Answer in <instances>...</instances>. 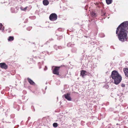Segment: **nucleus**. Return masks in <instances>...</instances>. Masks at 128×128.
Returning a JSON list of instances; mask_svg holds the SVG:
<instances>
[{
    "mask_svg": "<svg viewBox=\"0 0 128 128\" xmlns=\"http://www.w3.org/2000/svg\"><path fill=\"white\" fill-rule=\"evenodd\" d=\"M14 37L13 36H10L8 37V41H11L13 40H14Z\"/></svg>",
    "mask_w": 128,
    "mask_h": 128,
    "instance_id": "obj_14",
    "label": "nucleus"
},
{
    "mask_svg": "<svg viewBox=\"0 0 128 128\" xmlns=\"http://www.w3.org/2000/svg\"><path fill=\"white\" fill-rule=\"evenodd\" d=\"M31 28H32L31 27H30L28 28H27V30H30Z\"/></svg>",
    "mask_w": 128,
    "mask_h": 128,
    "instance_id": "obj_23",
    "label": "nucleus"
},
{
    "mask_svg": "<svg viewBox=\"0 0 128 128\" xmlns=\"http://www.w3.org/2000/svg\"><path fill=\"white\" fill-rule=\"evenodd\" d=\"M54 48L56 50H57V46L56 45H55L54 46Z\"/></svg>",
    "mask_w": 128,
    "mask_h": 128,
    "instance_id": "obj_29",
    "label": "nucleus"
},
{
    "mask_svg": "<svg viewBox=\"0 0 128 128\" xmlns=\"http://www.w3.org/2000/svg\"><path fill=\"white\" fill-rule=\"evenodd\" d=\"M14 116V114H12L10 116V118H13Z\"/></svg>",
    "mask_w": 128,
    "mask_h": 128,
    "instance_id": "obj_22",
    "label": "nucleus"
},
{
    "mask_svg": "<svg viewBox=\"0 0 128 128\" xmlns=\"http://www.w3.org/2000/svg\"><path fill=\"white\" fill-rule=\"evenodd\" d=\"M107 128H114L112 126H109L108 127H107Z\"/></svg>",
    "mask_w": 128,
    "mask_h": 128,
    "instance_id": "obj_26",
    "label": "nucleus"
},
{
    "mask_svg": "<svg viewBox=\"0 0 128 128\" xmlns=\"http://www.w3.org/2000/svg\"><path fill=\"white\" fill-rule=\"evenodd\" d=\"M4 29V27L3 26L2 24L0 23V30H2V31L3 32Z\"/></svg>",
    "mask_w": 128,
    "mask_h": 128,
    "instance_id": "obj_13",
    "label": "nucleus"
},
{
    "mask_svg": "<svg viewBox=\"0 0 128 128\" xmlns=\"http://www.w3.org/2000/svg\"><path fill=\"white\" fill-rule=\"evenodd\" d=\"M63 98H64L68 101H71L72 99L70 96V94L67 93L66 94H64L62 96Z\"/></svg>",
    "mask_w": 128,
    "mask_h": 128,
    "instance_id": "obj_5",
    "label": "nucleus"
},
{
    "mask_svg": "<svg viewBox=\"0 0 128 128\" xmlns=\"http://www.w3.org/2000/svg\"><path fill=\"white\" fill-rule=\"evenodd\" d=\"M86 70H81L80 72V76L84 78V77L86 75Z\"/></svg>",
    "mask_w": 128,
    "mask_h": 128,
    "instance_id": "obj_10",
    "label": "nucleus"
},
{
    "mask_svg": "<svg viewBox=\"0 0 128 128\" xmlns=\"http://www.w3.org/2000/svg\"><path fill=\"white\" fill-rule=\"evenodd\" d=\"M41 68V67L40 66L39 67V68L40 69Z\"/></svg>",
    "mask_w": 128,
    "mask_h": 128,
    "instance_id": "obj_34",
    "label": "nucleus"
},
{
    "mask_svg": "<svg viewBox=\"0 0 128 128\" xmlns=\"http://www.w3.org/2000/svg\"><path fill=\"white\" fill-rule=\"evenodd\" d=\"M62 38V36H60L59 37H58V40H60V38Z\"/></svg>",
    "mask_w": 128,
    "mask_h": 128,
    "instance_id": "obj_27",
    "label": "nucleus"
},
{
    "mask_svg": "<svg viewBox=\"0 0 128 128\" xmlns=\"http://www.w3.org/2000/svg\"><path fill=\"white\" fill-rule=\"evenodd\" d=\"M58 48L59 49H61L62 48V47L61 46H58Z\"/></svg>",
    "mask_w": 128,
    "mask_h": 128,
    "instance_id": "obj_30",
    "label": "nucleus"
},
{
    "mask_svg": "<svg viewBox=\"0 0 128 128\" xmlns=\"http://www.w3.org/2000/svg\"><path fill=\"white\" fill-rule=\"evenodd\" d=\"M60 29H61V28H58V30H60Z\"/></svg>",
    "mask_w": 128,
    "mask_h": 128,
    "instance_id": "obj_33",
    "label": "nucleus"
},
{
    "mask_svg": "<svg viewBox=\"0 0 128 128\" xmlns=\"http://www.w3.org/2000/svg\"><path fill=\"white\" fill-rule=\"evenodd\" d=\"M47 86H46V87L45 88V90H46V88H47Z\"/></svg>",
    "mask_w": 128,
    "mask_h": 128,
    "instance_id": "obj_35",
    "label": "nucleus"
},
{
    "mask_svg": "<svg viewBox=\"0 0 128 128\" xmlns=\"http://www.w3.org/2000/svg\"><path fill=\"white\" fill-rule=\"evenodd\" d=\"M60 81L59 80H58L56 82V84L57 85H58L60 84Z\"/></svg>",
    "mask_w": 128,
    "mask_h": 128,
    "instance_id": "obj_19",
    "label": "nucleus"
},
{
    "mask_svg": "<svg viewBox=\"0 0 128 128\" xmlns=\"http://www.w3.org/2000/svg\"><path fill=\"white\" fill-rule=\"evenodd\" d=\"M30 117H28V120H30Z\"/></svg>",
    "mask_w": 128,
    "mask_h": 128,
    "instance_id": "obj_32",
    "label": "nucleus"
},
{
    "mask_svg": "<svg viewBox=\"0 0 128 128\" xmlns=\"http://www.w3.org/2000/svg\"><path fill=\"white\" fill-rule=\"evenodd\" d=\"M110 77L113 80V83L116 85L119 84L122 80L121 76L116 70H114L112 72Z\"/></svg>",
    "mask_w": 128,
    "mask_h": 128,
    "instance_id": "obj_2",
    "label": "nucleus"
},
{
    "mask_svg": "<svg viewBox=\"0 0 128 128\" xmlns=\"http://www.w3.org/2000/svg\"><path fill=\"white\" fill-rule=\"evenodd\" d=\"M53 126L54 127H56L58 126V124L57 123H54L53 124Z\"/></svg>",
    "mask_w": 128,
    "mask_h": 128,
    "instance_id": "obj_17",
    "label": "nucleus"
},
{
    "mask_svg": "<svg viewBox=\"0 0 128 128\" xmlns=\"http://www.w3.org/2000/svg\"><path fill=\"white\" fill-rule=\"evenodd\" d=\"M96 14L94 12H92L91 13V15L93 17H95L96 16Z\"/></svg>",
    "mask_w": 128,
    "mask_h": 128,
    "instance_id": "obj_18",
    "label": "nucleus"
},
{
    "mask_svg": "<svg viewBox=\"0 0 128 128\" xmlns=\"http://www.w3.org/2000/svg\"><path fill=\"white\" fill-rule=\"evenodd\" d=\"M1 93H2V94H4V93H3V92H1Z\"/></svg>",
    "mask_w": 128,
    "mask_h": 128,
    "instance_id": "obj_36",
    "label": "nucleus"
},
{
    "mask_svg": "<svg viewBox=\"0 0 128 128\" xmlns=\"http://www.w3.org/2000/svg\"><path fill=\"white\" fill-rule=\"evenodd\" d=\"M42 63L43 64V62H42Z\"/></svg>",
    "mask_w": 128,
    "mask_h": 128,
    "instance_id": "obj_38",
    "label": "nucleus"
},
{
    "mask_svg": "<svg viewBox=\"0 0 128 128\" xmlns=\"http://www.w3.org/2000/svg\"><path fill=\"white\" fill-rule=\"evenodd\" d=\"M101 15L102 16H106L105 17H104V19L106 17V13L103 10L101 11Z\"/></svg>",
    "mask_w": 128,
    "mask_h": 128,
    "instance_id": "obj_12",
    "label": "nucleus"
},
{
    "mask_svg": "<svg viewBox=\"0 0 128 128\" xmlns=\"http://www.w3.org/2000/svg\"><path fill=\"white\" fill-rule=\"evenodd\" d=\"M3 120H4V121H3V122H6L8 123H10V121H8L6 120H4V119H3Z\"/></svg>",
    "mask_w": 128,
    "mask_h": 128,
    "instance_id": "obj_20",
    "label": "nucleus"
},
{
    "mask_svg": "<svg viewBox=\"0 0 128 128\" xmlns=\"http://www.w3.org/2000/svg\"><path fill=\"white\" fill-rule=\"evenodd\" d=\"M0 67L2 68L6 69L8 68V66L4 63H0Z\"/></svg>",
    "mask_w": 128,
    "mask_h": 128,
    "instance_id": "obj_6",
    "label": "nucleus"
},
{
    "mask_svg": "<svg viewBox=\"0 0 128 128\" xmlns=\"http://www.w3.org/2000/svg\"><path fill=\"white\" fill-rule=\"evenodd\" d=\"M43 3L44 5L47 6L49 4V2L47 0H44L43 1Z\"/></svg>",
    "mask_w": 128,
    "mask_h": 128,
    "instance_id": "obj_11",
    "label": "nucleus"
},
{
    "mask_svg": "<svg viewBox=\"0 0 128 128\" xmlns=\"http://www.w3.org/2000/svg\"><path fill=\"white\" fill-rule=\"evenodd\" d=\"M128 34V21L124 22L117 28L116 34L119 40L123 42L127 41Z\"/></svg>",
    "mask_w": 128,
    "mask_h": 128,
    "instance_id": "obj_1",
    "label": "nucleus"
},
{
    "mask_svg": "<svg viewBox=\"0 0 128 128\" xmlns=\"http://www.w3.org/2000/svg\"><path fill=\"white\" fill-rule=\"evenodd\" d=\"M121 86L122 87H124L125 86V84H121Z\"/></svg>",
    "mask_w": 128,
    "mask_h": 128,
    "instance_id": "obj_24",
    "label": "nucleus"
},
{
    "mask_svg": "<svg viewBox=\"0 0 128 128\" xmlns=\"http://www.w3.org/2000/svg\"><path fill=\"white\" fill-rule=\"evenodd\" d=\"M84 122L83 121H82L81 122V124L82 125H84Z\"/></svg>",
    "mask_w": 128,
    "mask_h": 128,
    "instance_id": "obj_25",
    "label": "nucleus"
},
{
    "mask_svg": "<svg viewBox=\"0 0 128 128\" xmlns=\"http://www.w3.org/2000/svg\"><path fill=\"white\" fill-rule=\"evenodd\" d=\"M106 1L107 4H109L112 3V0H106Z\"/></svg>",
    "mask_w": 128,
    "mask_h": 128,
    "instance_id": "obj_16",
    "label": "nucleus"
},
{
    "mask_svg": "<svg viewBox=\"0 0 128 128\" xmlns=\"http://www.w3.org/2000/svg\"><path fill=\"white\" fill-rule=\"evenodd\" d=\"M27 80L30 84L31 85H34L35 84L34 82L30 78H27Z\"/></svg>",
    "mask_w": 128,
    "mask_h": 128,
    "instance_id": "obj_9",
    "label": "nucleus"
},
{
    "mask_svg": "<svg viewBox=\"0 0 128 128\" xmlns=\"http://www.w3.org/2000/svg\"><path fill=\"white\" fill-rule=\"evenodd\" d=\"M49 18L51 21H54L57 20V16L55 13H53L50 14Z\"/></svg>",
    "mask_w": 128,
    "mask_h": 128,
    "instance_id": "obj_3",
    "label": "nucleus"
},
{
    "mask_svg": "<svg viewBox=\"0 0 128 128\" xmlns=\"http://www.w3.org/2000/svg\"><path fill=\"white\" fill-rule=\"evenodd\" d=\"M53 40L52 39H50L49 40L50 41H52Z\"/></svg>",
    "mask_w": 128,
    "mask_h": 128,
    "instance_id": "obj_31",
    "label": "nucleus"
},
{
    "mask_svg": "<svg viewBox=\"0 0 128 128\" xmlns=\"http://www.w3.org/2000/svg\"><path fill=\"white\" fill-rule=\"evenodd\" d=\"M47 69V68L46 66H45L44 69V70H46Z\"/></svg>",
    "mask_w": 128,
    "mask_h": 128,
    "instance_id": "obj_28",
    "label": "nucleus"
},
{
    "mask_svg": "<svg viewBox=\"0 0 128 128\" xmlns=\"http://www.w3.org/2000/svg\"><path fill=\"white\" fill-rule=\"evenodd\" d=\"M27 8L28 7L26 6L24 8L22 7L21 6L20 7V9L24 11H26Z\"/></svg>",
    "mask_w": 128,
    "mask_h": 128,
    "instance_id": "obj_15",
    "label": "nucleus"
},
{
    "mask_svg": "<svg viewBox=\"0 0 128 128\" xmlns=\"http://www.w3.org/2000/svg\"><path fill=\"white\" fill-rule=\"evenodd\" d=\"M72 44L70 43H69L67 44V46L68 47L72 46Z\"/></svg>",
    "mask_w": 128,
    "mask_h": 128,
    "instance_id": "obj_21",
    "label": "nucleus"
},
{
    "mask_svg": "<svg viewBox=\"0 0 128 128\" xmlns=\"http://www.w3.org/2000/svg\"><path fill=\"white\" fill-rule=\"evenodd\" d=\"M60 66H55L53 70V73L54 74L59 76L60 78V76L59 74L58 70L60 68Z\"/></svg>",
    "mask_w": 128,
    "mask_h": 128,
    "instance_id": "obj_4",
    "label": "nucleus"
},
{
    "mask_svg": "<svg viewBox=\"0 0 128 128\" xmlns=\"http://www.w3.org/2000/svg\"><path fill=\"white\" fill-rule=\"evenodd\" d=\"M123 70L125 76L128 78V68H124L123 69Z\"/></svg>",
    "mask_w": 128,
    "mask_h": 128,
    "instance_id": "obj_8",
    "label": "nucleus"
},
{
    "mask_svg": "<svg viewBox=\"0 0 128 128\" xmlns=\"http://www.w3.org/2000/svg\"><path fill=\"white\" fill-rule=\"evenodd\" d=\"M116 125H118V124H116Z\"/></svg>",
    "mask_w": 128,
    "mask_h": 128,
    "instance_id": "obj_37",
    "label": "nucleus"
},
{
    "mask_svg": "<svg viewBox=\"0 0 128 128\" xmlns=\"http://www.w3.org/2000/svg\"><path fill=\"white\" fill-rule=\"evenodd\" d=\"M16 9L12 8H11L10 9V10L11 12L12 13H16L18 12V7L17 6L16 7Z\"/></svg>",
    "mask_w": 128,
    "mask_h": 128,
    "instance_id": "obj_7",
    "label": "nucleus"
}]
</instances>
